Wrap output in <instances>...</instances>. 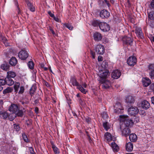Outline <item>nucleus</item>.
Wrapping results in <instances>:
<instances>
[{
    "mask_svg": "<svg viewBox=\"0 0 154 154\" xmlns=\"http://www.w3.org/2000/svg\"><path fill=\"white\" fill-rule=\"evenodd\" d=\"M120 121L121 123L124 122L120 125H125V127H131L134 122L132 120L129 118L127 116L125 115H120L119 116Z\"/></svg>",
    "mask_w": 154,
    "mask_h": 154,
    "instance_id": "1",
    "label": "nucleus"
},
{
    "mask_svg": "<svg viewBox=\"0 0 154 154\" xmlns=\"http://www.w3.org/2000/svg\"><path fill=\"white\" fill-rule=\"evenodd\" d=\"M98 81L103 89H107L109 88L111 86L110 82L109 80L106 79H99Z\"/></svg>",
    "mask_w": 154,
    "mask_h": 154,
    "instance_id": "2",
    "label": "nucleus"
},
{
    "mask_svg": "<svg viewBox=\"0 0 154 154\" xmlns=\"http://www.w3.org/2000/svg\"><path fill=\"white\" fill-rule=\"evenodd\" d=\"M124 125H120V129L122 132V136L127 137L130 135L131 133V131L129 128L125 127Z\"/></svg>",
    "mask_w": 154,
    "mask_h": 154,
    "instance_id": "3",
    "label": "nucleus"
},
{
    "mask_svg": "<svg viewBox=\"0 0 154 154\" xmlns=\"http://www.w3.org/2000/svg\"><path fill=\"white\" fill-rule=\"evenodd\" d=\"M99 28L103 32L109 31L110 29V26L109 24L104 22H101L99 25Z\"/></svg>",
    "mask_w": 154,
    "mask_h": 154,
    "instance_id": "4",
    "label": "nucleus"
},
{
    "mask_svg": "<svg viewBox=\"0 0 154 154\" xmlns=\"http://www.w3.org/2000/svg\"><path fill=\"white\" fill-rule=\"evenodd\" d=\"M95 51L97 54L100 55H103L105 52L104 47L101 45H97L95 47Z\"/></svg>",
    "mask_w": 154,
    "mask_h": 154,
    "instance_id": "5",
    "label": "nucleus"
},
{
    "mask_svg": "<svg viewBox=\"0 0 154 154\" xmlns=\"http://www.w3.org/2000/svg\"><path fill=\"white\" fill-rule=\"evenodd\" d=\"M128 113L131 116H134L139 112L138 108L135 106H131L128 109Z\"/></svg>",
    "mask_w": 154,
    "mask_h": 154,
    "instance_id": "6",
    "label": "nucleus"
},
{
    "mask_svg": "<svg viewBox=\"0 0 154 154\" xmlns=\"http://www.w3.org/2000/svg\"><path fill=\"white\" fill-rule=\"evenodd\" d=\"M28 55L27 51L24 50H22L18 54L19 58L23 60H26L28 57Z\"/></svg>",
    "mask_w": 154,
    "mask_h": 154,
    "instance_id": "7",
    "label": "nucleus"
},
{
    "mask_svg": "<svg viewBox=\"0 0 154 154\" xmlns=\"http://www.w3.org/2000/svg\"><path fill=\"white\" fill-rule=\"evenodd\" d=\"M128 64L130 66H134L137 62V59L134 56L130 57L127 60Z\"/></svg>",
    "mask_w": 154,
    "mask_h": 154,
    "instance_id": "8",
    "label": "nucleus"
},
{
    "mask_svg": "<svg viewBox=\"0 0 154 154\" xmlns=\"http://www.w3.org/2000/svg\"><path fill=\"white\" fill-rule=\"evenodd\" d=\"M19 109V108L17 104L12 103L9 106L8 108V110L10 112H12L14 113L17 112Z\"/></svg>",
    "mask_w": 154,
    "mask_h": 154,
    "instance_id": "9",
    "label": "nucleus"
},
{
    "mask_svg": "<svg viewBox=\"0 0 154 154\" xmlns=\"http://www.w3.org/2000/svg\"><path fill=\"white\" fill-rule=\"evenodd\" d=\"M121 73L118 70L116 69L113 70L111 73L112 78L113 79H117L121 75Z\"/></svg>",
    "mask_w": 154,
    "mask_h": 154,
    "instance_id": "10",
    "label": "nucleus"
},
{
    "mask_svg": "<svg viewBox=\"0 0 154 154\" xmlns=\"http://www.w3.org/2000/svg\"><path fill=\"white\" fill-rule=\"evenodd\" d=\"M110 15V13L107 10L104 9L100 12V16L102 18H107Z\"/></svg>",
    "mask_w": 154,
    "mask_h": 154,
    "instance_id": "11",
    "label": "nucleus"
},
{
    "mask_svg": "<svg viewBox=\"0 0 154 154\" xmlns=\"http://www.w3.org/2000/svg\"><path fill=\"white\" fill-rule=\"evenodd\" d=\"M135 31L137 36L139 38L143 39L144 38L143 34L140 27H137Z\"/></svg>",
    "mask_w": 154,
    "mask_h": 154,
    "instance_id": "12",
    "label": "nucleus"
},
{
    "mask_svg": "<svg viewBox=\"0 0 154 154\" xmlns=\"http://www.w3.org/2000/svg\"><path fill=\"white\" fill-rule=\"evenodd\" d=\"M99 79H106L109 76V72L108 70H103L100 71Z\"/></svg>",
    "mask_w": 154,
    "mask_h": 154,
    "instance_id": "13",
    "label": "nucleus"
},
{
    "mask_svg": "<svg viewBox=\"0 0 154 154\" xmlns=\"http://www.w3.org/2000/svg\"><path fill=\"white\" fill-rule=\"evenodd\" d=\"M122 40L124 44L129 45H131L132 44L133 40L130 37L127 36H125Z\"/></svg>",
    "mask_w": 154,
    "mask_h": 154,
    "instance_id": "14",
    "label": "nucleus"
},
{
    "mask_svg": "<svg viewBox=\"0 0 154 154\" xmlns=\"http://www.w3.org/2000/svg\"><path fill=\"white\" fill-rule=\"evenodd\" d=\"M93 37L94 40L97 42L101 40L102 38V36L101 34L98 32H95L94 33Z\"/></svg>",
    "mask_w": 154,
    "mask_h": 154,
    "instance_id": "15",
    "label": "nucleus"
},
{
    "mask_svg": "<svg viewBox=\"0 0 154 154\" xmlns=\"http://www.w3.org/2000/svg\"><path fill=\"white\" fill-rule=\"evenodd\" d=\"M5 79L6 84L9 86H11L14 84V81L11 78L7 76Z\"/></svg>",
    "mask_w": 154,
    "mask_h": 154,
    "instance_id": "16",
    "label": "nucleus"
},
{
    "mask_svg": "<svg viewBox=\"0 0 154 154\" xmlns=\"http://www.w3.org/2000/svg\"><path fill=\"white\" fill-rule=\"evenodd\" d=\"M150 106V103L146 100H144L141 102V107L144 109H147Z\"/></svg>",
    "mask_w": 154,
    "mask_h": 154,
    "instance_id": "17",
    "label": "nucleus"
},
{
    "mask_svg": "<svg viewBox=\"0 0 154 154\" xmlns=\"http://www.w3.org/2000/svg\"><path fill=\"white\" fill-rule=\"evenodd\" d=\"M135 101L134 98L130 96H127L126 98V102L129 104H133Z\"/></svg>",
    "mask_w": 154,
    "mask_h": 154,
    "instance_id": "18",
    "label": "nucleus"
},
{
    "mask_svg": "<svg viewBox=\"0 0 154 154\" xmlns=\"http://www.w3.org/2000/svg\"><path fill=\"white\" fill-rule=\"evenodd\" d=\"M26 2L28 7V8L30 11L32 12H34L35 11V8L33 4L30 2L29 1H27Z\"/></svg>",
    "mask_w": 154,
    "mask_h": 154,
    "instance_id": "19",
    "label": "nucleus"
},
{
    "mask_svg": "<svg viewBox=\"0 0 154 154\" xmlns=\"http://www.w3.org/2000/svg\"><path fill=\"white\" fill-rule=\"evenodd\" d=\"M133 148V144L130 142H129L126 144V149L128 152L132 151Z\"/></svg>",
    "mask_w": 154,
    "mask_h": 154,
    "instance_id": "20",
    "label": "nucleus"
},
{
    "mask_svg": "<svg viewBox=\"0 0 154 154\" xmlns=\"http://www.w3.org/2000/svg\"><path fill=\"white\" fill-rule=\"evenodd\" d=\"M151 83L150 79L147 78H145L143 81V85L144 86L146 87L149 86Z\"/></svg>",
    "mask_w": 154,
    "mask_h": 154,
    "instance_id": "21",
    "label": "nucleus"
},
{
    "mask_svg": "<svg viewBox=\"0 0 154 154\" xmlns=\"http://www.w3.org/2000/svg\"><path fill=\"white\" fill-rule=\"evenodd\" d=\"M0 41H2L5 46H9V43L8 41L5 37L3 36L2 35H0Z\"/></svg>",
    "mask_w": 154,
    "mask_h": 154,
    "instance_id": "22",
    "label": "nucleus"
},
{
    "mask_svg": "<svg viewBox=\"0 0 154 154\" xmlns=\"http://www.w3.org/2000/svg\"><path fill=\"white\" fill-rule=\"evenodd\" d=\"M17 59L14 57H12L9 61V64L12 66H15L17 63Z\"/></svg>",
    "mask_w": 154,
    "mask_h": 154,
    "instance_id": "23",
    "label": "nucleus"
},
{
    "mask_svg": "<svg viewBox=\"0 0 154 154\" xmlns=\"http://www.w3.org/2000/svg\"><path fill=\"white\" fill-rule=\"evenodd\" d=\"M148 20H154V11H148Z\"/></svg>",
    "mask_w": 154,
    "mask_h": 154,
    "instance_id": "24",
    "label": "nucleus"
},
{
    "mask_svg": "<svg viewBox=\"0 0 154 154\" xmlns=\"http://www.w3.org/2000/svg\"><path fill=\"white\" fill-rule=\"evenodd\" d=\"M70 83L73 86H76L77 87L79 85L78 82L77 80L74 77H72L70 79Z\"/></svg>",
    "mask_w": 154,
    "mask_h": 154,
    "instance_id": "25",
    "label": "nucleus"
},
{
    "mask_svg": "<svg viewBox=\"0 0 154 154\" xmlns=\"http://www.w3.org/2000/svg\"><path fill=\"white\" fill-rule=\"evenodd\" d=\"M129 139L131 142H135L137 140V135L135 134H130Z\"/></svg>",
    "mask_w": 154,
    "mask_h": 154,
    "instance_id": "26",
    "label": "nucleus"
},
{
    "mask_svg": "<svg viewBox=\"0 0 154 154\" xmlns=\"http://www.w3.org/2000/svg\"><path fill=\"white\" fill-rule=\"evenodd\" d=\"M105 138L108 142H110L112 140V137L109 133H106L105 134Z\"/></svg>",
    "mask_w": 154,
    "mask_h": 154,
    "instance_id": "27",
    "label": "nucleus"
},
{
    "mask_svg": "<svg viewBox=\"0 0 154 154\" xmlns=\"http://www.w3.org/2000/svg\"><path fill=\"white\" fill-rule=\"evenodd\" d=\"M111 147L114 152H117L119 149L118 146L114 142H112L111 143Z\"/></svg>",
    "mask_w": 154,
    "mask_h": 154,
    "instance_id": "28",
    "label": "nucleus"
},
{
    "mask_svg": "<svg viewBox=\"0 0 154 154\" xmlns=\"http://www.w3.org/2000/svg\"><path fill=\"white\" fill-rule=\"evenodd\" d=\"M101 22L99 20H94L91 21V23L94 27L97 26H99V25Z\"/></svg>",
    "mask_w": 154,
    "mask_h": 154,
    "instance_id": "29",
    "label": "nucleus"
},
{
    "mask_svg": "<svg viewBox=\"0 0 154 154\" xmlns=\"http://www.w3.org/2000/svg\"><path fill=\"white\" fill-rule=\"evenodd\" d=\"M16 75V73L12 71H9L7 72V76L11 78H14Z\"/></svg>",
    "mask_w": 154,
    "mask_h": 154,
    "instance_id": "30",
    "label": "nucleus"
},
{
    "mask_svg": "<svg viewBox=\"0 0 154 154\" xmlns=\"http://www.w3.org/2000/svg\"><path fill=\"white\" fill-rule=\"evenodd\" d=\"M52 148L53 149L54 152L56 154H59L60 153V151L58 148L54 144L52 143Z\"/></svg>",
    "mask_w": 154,
    "mask_h": 154,
    "instance_id": "31",
    "label": "nucleus"
},
{
    "mask_svg": "<svg viewBox=\"0 0 154 154\" xmlns=\"http://www.w3.org/2000/svg\"><path fill=\"white\" fill-rule=\"evenodd\" d=\"M8 114L6 112L3 111L0 115V117L3 119H6L8 117Z\"/></svg>",
    "mask_w": 154,
    "mask_h": 154,
    "instance_id": "32",
    "label": "nucleus"
},
{
    "mask_svg": "<svg viewBox=\"0 0 154 154\" xmlns=\"http://www.w3.org/2000/svg\"><path fill=\"white\" fill-rule=\"evenodd\" d=\"M1 68L4 70H7L9 68V65L6 63H4L1 66Z\"/></svg>",
    "mask_w": 154,
    "mask_h": 154,
    "instance_id": "33",
    "label": "nucleus"
},
{
    "mask_svg": "<svg viewBox=\"0 0 154 154\" xmlns=\"http://www.w3.org/2000/svg\"><path fill=\"white\" fill-rule=\"evenodd\" d=\"M13 90V89L12 88L8 87L5 89L3 91V93L4 94H5L7 93H8L11 92Z\"/></svg>",
    "mask_w": 154,
    "mask_h": 154,
    "instance_id": "34",
    "label": "nucleus"
},
{
    "mask_svg": "<svg viewBox=\"0 0 154 154\" xmlns=\"http://www.w3.org/2000/svg\"><path fill=\"white\" fill-rule=\"evenodd\" d=\"M103 126L104 129L106 131H107L110 128L109 124L108 122H103Z\"/></svg>",
    "mask_w": 154,
    "mask_h": 154,
    "instance_id": "35",
    "label": "nucleus"
},
{
    "mask_svg": "<svg viewBox=\"0 0 154 154\" xmlns=\"http://www.w3.org/2000/svg\"><path fill=\"white\" fill-rule=\"evenodd\" d=\"M36 89V87L35 85H33L31 88L29 93L31 96L34 93Z\"/></svg>",
    "mask_w": 154,
    "mask_h": 154,
    "instance_id": "36",
    "label": "nucleus"
},
{
    "mask_svg": "<svg viewBox=\"0 0 154 154\" xmlns=\"http://www.w3.org/2000/svg\"><path fill=\"white\" fill-rule=\"evenodd\" d=\"M123 108V107L119 102H117L114 106V109H121Z\"/></svg>",
    "mask_w": 154,
    "mask_h": 154,
    "instance_id": "37",
    "label": "nucleus"
},
{
    "mask_svg": "<svg viewBox=\"0 0 154 154\" xmlns=\"http://www.w3.org/2000/svg\"><path fill=\"white\" fill-rule=\"evenodd\" d=\"M20 86V83L19 82H16L15 84L14 87L15 90V91L16 93L18 92Z\"/></svg>",
    "mask_w": 154,
    "mask_h": 154,
    "instance_id": "38",
    "label": "nucleus"
},
{
    "mask_svg": "<svg viewBox=\"0 0 154 154\" xmlns=\"http://www.w3.org/2000/svg\"><path fill=\"white\" fill-rule=\"evenodd\" d=\"M14 3L15 5L17 7L18 10L17 13L18 14H20V10L19 8L18 2L17 0H14Z\"/></svg>",
    "mask_w": 154,
    "mask_h": 154,
    "instance_id": "39",
    "label": "nucleus"
},
{
    "mask_svg": "<svg viewBox=\"0 0 154 154\" xmlns=\"http://www.w3.org/2000/svg\"><path fill=\"white\" fill-rule=\"evenodd\" d=\"M27 65L29 68L30 69H33L34 67V63L32 61H29L27 63Z\"/></svg>",
    "mask_w": 154,
    "mask_h": 154,
    "instance_id": "40",
    "label": "nucleus"
},
{
    "mask_svg": "<svg viewBox=\"0 0 154 154\" xmlns=\"http://www.w3.org/2000/svg\"><path fill=\"white\" fill-rule=\"evenodd\" d=\"M77 88L82 93L84 94H86L87 91L86 89H84L83 88L81 85H79L78 87Z\"/></svg>",
    "mask_w": 154,
    "mask_h": 154,
    "instance_id": "41",
    "label": "nucleus"
},
{
    "mask_svg": "<svg viewBox=\"0 0 154 154\" xmlns=\"http://www.w3.org/2000/svg\"><path fill=\"white\" fill-rule=\"evenodd\" d=\"M17 112V113L15 114L16 116H17L19 117H21L23 116V111L22 109L19 110V109Z\"/></svg>",
    "mask_w": 154,
    "mask_h": 154,
    "instance_id": "42",
    "label": "nucleus"
},
{
    "mask_svg": "<svg viewBox=\"0 0 154 154\" xmlns=\"http://www.w3.org/2000/svg\"><path fill=\"white\" fill-rule=\"evenodd\" d=\"M123 108H122L121 109H114V112L115 113L119 114L120 113H121L123 112Z\"/></svg>",
    "mask_w": 154,
    "mask_h": 154,
    "instance_id": "43",
    "label": "nucleus"
},
{
    "mask_svg": "<svg viewBox=\"0 0 154 154\" xmlns=\"http://www.w3.org/2000/svg\"><path fill=\"white\" fill-rule=\"evenodd\" d=\"M22 136L24 141L28 143L29 142V140L26 134L25 133H23Z\"/></svg>",
    "mask_w": 154,
    "mask_h": 154,
    "instance_id": "44",
    "label": "nucleus"
},
{
    "mask_svg": "<svg viewBox=\"0 0 154 154\" xmlns=\"http://www.w3.org/2000/svg\"><path fill=\"white\" fill-rule=\"evenodd\" d=\"M16 117V114L13 113L11 114L10 115H8V117L10 121H12Z\"/></svg>",
    "mask_w": 154,
    "mask_h": 154,
    "instance_id": "45",
    "label": "nucleus"
},
{
    "mask_svg": "<svg viewBox=\"0 0 154 154\" xmlns=\"http://www.w3.org/2000/svg\"><path fill=\"white\" fill-rule=\"evenodd\" d=\"M154 20H149L148 21V24L152 27H154Z\"/></svg>",
    "mask_w": 154,
    "mask_h": 154,
    "instance_id": "46",
    "label": "nucleus"
},
{
    "mask_svg": "<svg viewBox=\"0 0 154 154\" xmlns=\"http://www.w3.org/2000/svg\"><path fill=\"white\" fill-rule=\"evenodd\" d=\"M14 128L17 131H18L20 130V128L18 125H17L15 124H14Z\"/></svg>",
    "mask_w": 154,
    "mask_h": 154,
    "instance_id": "47",
    "label": "nucleus"
},
{
    "mask_svg": "<svg viewBox=\"0 0 154 154\" xmlns=\"http://www.w3.org/2000/svg\"><path fill=\"white\" fill-rule=\"evenodd\" d=\"M25 90L24 87L23 86H21L20 87V90L18 92V94H23Z\"/></svg>",
    "mask_w": 154,
    "mask_h": 154,
    "instance_id": "48",
    "label": "nucleus"
},
{
    "mask_svg": "<svg viewBox=\"0 0 154 154\" xmlns=\"http://www.w3.org/2000/svg\"><path fill=\"white\" fill-rule=\"evenodd\" d=\"M5 84V79H0V86L4 85Z\"/></svg>",
    "mask_w": 154,
    "mask_h": 154,
    "instance_id": "49",
    "label": "nucleus"
},
{
    "mask_svg": "<svg viewBox=\"0 0 154 154\" xmlns=\"http://www.w3.org/2000/svg\"><path fill=\"white\" fill-rule=\"evenodd\" d=\"M102 117L104 119H106L108 117V115L106 112H103L102 114Z\"/></svg>",
    "mask_w": 154,
    "mask_h": 154,
    "instance_id": "50",
    "label": "nucleus"
},
{
    "mask_svg": "<svg viewBox=\"0 0 154 154\" xmlns=\"http://www.w3.org/2000/svg\"><path fill=\"white\" fill-rule=\"evenodd\" d=\"M65 26L70 30H72L73 28V27L69 24H66L65 25Z\"/></svg>",
    "mask_w": 154,
    "mask_h": 154,
    "instance_id": "51",
    "label": "nucleus"
},
{
    "mask_svg": "<svg viewBox=\"0 0 154 154\" xmlns=\"http://www.w3.org/2000/svg\"><path fill=\"white\" fill-rule=\"evenodd\" d=\"M139 114L141 115H142L143 116H144L146 115V113L145 112V111L143 110H141L139 111Z\"/></svg>",
    "mask_w": 154,
    "mask_h": 154,
    "instance_id": "52",
    "label": "nucleus"
},
{
    "mask_svg": "<svg viewBox=\"0 0 154 154\" xmlns=\"http://www.w3.org/2000/svg\"><path fill=\"white\" fill-rule=\"evenodd\" d=\"M149 75L151 79H154V70L151 71L149 73Z\"/></svg>",
    "mask_w": 154,
    "mask_h": 154,
    "instance_id": "53",
    "label": "nucleus"
},
{
    "mask_svg": "<svg viewBox=\"0 0 154 154\" xmlns=\"http://www.w3.org/2000/svg\"><path fill=\"white\" fill-rule=\"evenodd\" d=\"M29 150L31 154H35L33 149L32 147L29 148Z\"/></svg>",
    "mask_w": 154,
    "mask_h": 154,
    "instance_id": "54",
    "label": "nucleus"
},
{
    "mask_svg": "<svg viewBox=\"0 0 154 154\" xmlns=\"http://www.w3.org/2000/svg\"><path fill=\"white\" fill-rule=\"evenodd\" d=\"M148 68L149 69H154V64H149L148 66Z\"/></svg>",
    "mask_w": 154,
    "mask_h": 154,
    "instance_id": "55",
    "label": "nucleus"
},
{
    "mask_svg": "<svg viewBox=\"0 0 154 154\" xmlns=\"http://www.w3.org/2000/svg\"><path fill=\"white\" fill-rule=\"evenodd\" d=\"M49 29L53 35H56L55 33L54 32V31L53 30L52 27H49Z\"/></svg>",
    "mask_w": 154,
    "mask_h": 154,
    "instance_id": "56",
    "label": "nucleus"
},
{
    "mask_svg": "<svg viewBox=\"0 0 154 154\" xmlns=\"http://www.w3.org/2000/svg\"><path fill=\"white\" fill-rule=\"evenodd\" d=\"M91 55L92 58L93 59H94L95 58V53L94 52H93L92 51H91Z\"/></svg>",
    "mask_w": 154,
    "mask_h": 154,
    "instance_id": "57",
    "label": "nucleus"
},
{
    "mask_svg": "<svg viewBox=\"0 0 154 154\" xmlns=\"http://www.w3.org/2000/svg\"><path fill=\"white\" fill-rule=\"evenodd\" d=\"M48 14H49L50 16L52 17H54V14H53L51 13V12L50 11H49L48 12Z\"/></svg>",
    "mask_w": 154,
    "mask_h": 154,
    "instance_id": "58",
    "label": "nucleus"
},
{
    "mask_svg": "<svg viewBox=\"0 0 154 154\" xmlns=\"http://www.w3.org/2000/svg\"><path fill=\"white\" fill-rule=\"evenodd\" d=\"M91 119L89 118H86L85 120L86 122L88 123H89L90 122H91Z\"/></svg>",
    "mask_w": 154,
    "mask_h": 154,
    "instance_id": "59",
    "label": "nucleus"
},
{
    "mask_svg": "<svg viewBox=\"0 0 154 154\" xmlns=\"http://www.w3.org/2000/svg\"><path fill=\"white\" fill-rule=\"evenodd\" d=\"M98 61H102L103 60V58L101 56H99L98 57Z\"/></svg>",
    "mask_w": 154,
    "mask_h": 154,
    "instance_id": "60",
    "label": "nucleus"
},
{
    "mask_svg": "<svg viewBox=\"0 0 154 154\" xmlns=\"http://www.w3.org/2000/svg\"><path fill=\"white\" fill-rule=\"evenodd\" d=\"M151 5L152 7L154 8V0H152L151 3Z\"/></svg>",
    "mask_w": 154,
    "mask_h": 154,
    "instance_id": "61",
    "label": "nucleus"
},
{
    "mask_svg": "<svg viewBox=\"0 0 154 154\" xmlns=\"http://www.w3.org/2000/svg\"><path fill=\"white\" fill-rule=\"evenodd\" d=\"M53 18H54V19L56 21H57V22H59V19L57 17H55L54 16V17H53Z\"/></svg>",
    "mask_w": 154,
    "mask_h": 154,
    "instance_id": "62",
    "label": "nucleus"
},
{
    "mask_svg": "<svg viewBox=\"0 0 154 154\" xmlns=\"http://www.w3.org/2000/svg\"><path fill=\"white\" fill-rule=\"evenodd\" d=\"M26 123L28 125H29L31 123L30 121L28 120V121H26Z\"/></svg>",
    "mask_w": 154,
    "mask_h": 154,
    "instance_id": "63",
    "label": "nucleus"
},
{
    "mask_svg": "<svg viewBox=\"0 0 154 154\" xmlns=\"http://www.w3.org/2000/svg\"><path fill=\"white\" fill-rule=\"evenodd\" d=\"M151 88L154 91V84H152L150 86Z\"/></svg>",
    "mask_w": 154,
    "mask_h": 154,
    "instance_id": "64",
    "label": "nucleus"
}]
</instances>
